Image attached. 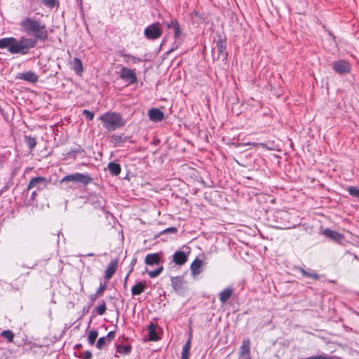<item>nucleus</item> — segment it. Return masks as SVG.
Wrapping results in <instances>:
<instances>
[{
	"label": "nucleus",
	"instance_id": "1",
	"mask_svg": "<svg viewBox=\"0 0 359 359\" xmlns=\"http://www.w3.org/2000/svg\"><path fill=\"white\" fill-rule=\"evenodd\" d=\"M22 31L27 35L33 36L32 39L40 41H46L48 37V32L46 25L40 20L34 18L25 17L20 22Z\"/></svg>",
	"mask_w": 359,
	"mask_h": 359
},
{
	"label": "nucleus",
	"instance_id": "32",
	"mask_svg": "<svg viewBox=\"0 0 359 359\" xmlns=\"http://www.w3.org/2000/svg\"><path fill=\"white\" fill-rule=\"evenodd\" d=\"M11 42V37L2 38L0 39V48H8L9 50V46Z\"/></svg>",
	"mask_w": 359,
	"mask_h": 359
},
{
	"label": "nucleus",
	"instance_id": "14",
	"mask_svg": "<svg viewBox=\"0 0 359 359\" xmlns=\"http://www.w3.org/2000/svg\"><path fill=\"white\" fill-rule=\"evenodd\" d=\"M250 341L249 339H244L239 349V356H245L250 355Z\"/></svg>",
	"mask_w": 359,
	"mask_h": 359
},
{
	"label": "nucleus",
	"instance_id": "45",
	"mask_svg": "<svg viewBox=\"0 0 359 359\" xmlns=\"http://www.w3.org/2000/svg\"><path fill=\"white\" fill-rule=\"evenodd\" d=\"M258 147H262L264 149H272L271 147H268L267 144L264 142H258Z\"/></svg>",
	"mask_w": 359,
	"mask_h": 359
},
{
	"label": "nucleus",
	"instance_id": "12",
	"mask_svg": "<svg viewBox=\"0 0 359 359\" xmlns=\"http://www.w3.org/2000/svg\"><path fill=\"white\" fill-rule=\"evenodd\" d=\"M171 285L175 291H180L184 289L185 281L182 276H175L171 278Z\"/></svg>",
	"mask_w": 359,
	"mask_h": 359
},
{
	"label": "nucleus",
	"instance_id": "47",
	"mask_svg": "<svg viewBox=\"0 0 359 359\" xmlns=\"http://www.w3.org/2000/svg\"><path fill=\"white\" fill-rule=\"evenodd\" d=\"M106 289V286L105 285H100V286L99 287L97 292V294H101Z\"/></svg>",
	"mask_w": 359,
	"mask_h": 359
},
{
	"label": "nucleus",
	"instance_id": "33",
	"mask_svg": "<svg viewBox=\"0 0 359 359\" xmlns=\"http://www.w3.org/2000/svg\"><path fill=\"white\" fill-rule=\"evenodd\" d=\"M1 336L8 339L9 342H12L13 341L14 334L11 330H4L1 332Z\"/></svg>",
	"mask_w": 359,
	"mask_h": 359
},
{
	"label": "nucleus",
	"instance_id": "2",
	"mask_svg": "<svg viewBox=\"0 0 359 359\" xmlns=\"http://www.w3.org/2000/svg\"><path fill=\"white\" fill-rule=\"evenodd\" d=\"M36 46V41L32 38L21 37L19 40L11 37V42L8 51L11 54L26 55L30 48Z\"/></svg>",
	"mask_w": 359,
	"mask_h": 359
},
{
	"label": "nucleus",
	"instance_id": "50",
	"mask_svg": "<svg viewBox=\"0 0 359 359\" xmlns=\"http://www.w3.org/2000/svg\"><path fill=\"white\" fill-rule=\"evenodd\" d=\"M31 180H46V179L44 177H43L38 176V177H34Z\"/></svg>",
	"mask_w": 359,
	"mask_h": 359
},
{
	"label": "nucleus",
	"instance_id": "38",
	"mask_svg": "<svg viewBox=\"0 0 359 359\" xmlns=\"http://www.w3.org/2000/svg\"><path fill=\"white\" fill-rule=\"evenodd\" d=\"M82 114L88 121H92L94 118V113L89 110H87V109L83 110Z\"/></svg>",
	"mask_w": 359,
	"mask_h": 359
},
{
	"label": "nucleus",
	"instance_id": "21",
	"mask_svg": "<svg viewBox=\"0 0 359 359\" xmlns=\"http://www.w3.org/2000/svg\"><path fill=\"white\" fill-rule=\"evenodd\" d=\"M233 290L230 287L226 288L219 293V300L222 303H225L232 295Z\"/></svg>",
	"mask_w": 359,
	"mask_h": 359
},
{
	"label": "nucleus",
	"instance_id": "7",
	"mask_svg": "<svg viewBox=\"0 0 359 359\" xmlns=\"http://www.w3.org/2000/svg\"><path fill=\"white\" fill-rule=\"evenodd\" d=\"M226 47L225 39H222L219 36V39L215 41V46L212 49L213 57L215 58V54L217 53V60L220 57L223 59L226 58L227 53L226 52Z\"/></svg>",
	"mask_w": 359,
	"mask_h": 359
},
{
	"label": "nucleus",
	"instance_id": "34",
	"mask_svg": "<svg viewBox=\"0 0 359 359\" xmlns=\"http://www.w3.org/2000/svg\"><path fill=\"white\" fill-rule=\"evenodd\" d=\"M183 170H188V173L190 175L191 178H195L196 180L198 177L197 176V175H196L198 173V172L195 169L191 168H190V167H189L187 165H184L183 166Z\"/></svg>",
	"mask_w": 359,
	"mask_h": 359
},
{
	"label": "nucleus",
	"instance_id": "44",
	"mask_svg": "<svg viewBox=\"0 0 359 359\" xmlns=\"http://www.w3.org/2000/svg\"><path fill=\"white\" fill-rule=\"evenodd\" d=\"M92 353L90 351H86L84 352V357L83 359H91Z\"/></svg>",
	"mask_w": 359,
	"mask_h": 359
},
{
	"label": "nucleus",
	"instance_id": "6",
	"mask_svg": "<svg viewBox=\"0 0 359 359\" xmlns=\"http://www.w3.org/2000/svg\"><path fill=\"white\" fill-rule=\"evenodd\" d=\"M119 77L128 85H132L137 82L135 70L123 67L121 69Z\"/></svg>",
	"mask_w": 359,
	"mask_h": 359
},
{
	"label": "nucleus",
	"instance_id": "13",
	"mask_svg": "<svg viewBox=\"0 0 359 359\" xmlns=\"http://www.w3.org/2000/svg\"><path fill=\"white\" fill-rule=\"evenodd\" d=\"M84 152V150L81 148L80 145H76L74 147H72L70 150L67 154V159H76L77 156L80 154H82Z\"/></svg>",
	"mask_w": 359,
	"mask_h": 359
},
{
	"label": "nucleus",
	"instance_id": "53",
	"mask_svg": "<svg viewBox=\"0 0 359 359\" xmlns=\"http://www.w3.org/2000/svg\"><path fill=\"white\" fill-rule=\"evenodd\" d=\"M82 182H83V184L86 185L87 184L88 182H89L90 181H88V180H86V181H81Z\"/></svg>",
	"mask_w": 359,
	"mask_h": 359
},
{
	"label": "nucleus",
	"instance_id": "26",
	"mask_svg": "<svg viewBox=\"0 0 359 359\" xmlns=\"http://www.w3.org/2000/svg\"><path fill=\"white\" fill-rule=\"evenodd\" d=\"M145 285L142 283H138L135 284L131 290L133 295H139L144 292Z\"/></svg>",
	"mask_w": 359,
	"mask_h": 359
},
{
	"label": "nucleus",
	"instance_id": "54",
	"mask_svg": "<svg viewBox=\"0 0 359 359\" xmlns=\"http://www.w3.org/2000/svg\"><path fill=\"white\" fill-rule=\"evenodd\" d=\"M128 276H129V274H128V275L126 276V277L125 278V285H126V281H127V279H128Z\"/></svg>",
	"mask_w": 359,
	"mask_h": 359
},
{
	"label": "nucleus",
	"instance_id": "22",
	"mask_svg": "<svg viewBox=\"0 0 359 359\" xmlns=\"http://www.w3.org/2000/svg\"><path fill=\"white\" fill-rule=\"evenodd\" d=\"M127 137L123 135H112L111 137V142H112L114 146H118L120 144L123 143L126 141Z\"/></svg>",
	"mask_w": 359,
	"mask_h": 359
},
{
	"label": "nucleus",
	"instance_id": "52",
	"mask_svg": "<svg viewBox=\"0 0 359 359\" xmlns=\"http://www.w3.org/2000/svg\"><path fill=\"white\" fill-rule=\"evenodd\" d=\"M201 182L203 184H205L206 186L212 187V184H206V183H205V181H204V180H202V181H201Z\"/></svg>",
	"mask_w": 359,
	"mask_h": 359
},
{
	"label": "nucleus",
	"instance_id": "11",
	"mask_svg": "<svg viewBox=\"0 0 359 359\" xmlns=\"http://www.w3.org/2000/svg\"><path fill=\"white\" fill-rule=\"evenodd\" d=\"M148 116L149 119L154 122H160L164 118L163 112L157 108L149 109Z\"/></svg>",
	"mask_w": 359,
	"mask_h": 359
},
{
	"label": "nucleus",
	"instance_id": "42",
	"mask_svg": "<svg viewBox=\"0 0 359 359\" xmlns=\"http://www.w3.org/2000/svg\"><path fill=\"white\" fill-rule=\"evenodd\" d=\"M105 337L107 338V341L110 342L115 337V332L114 331L109 332Z\"/></svg>",
	"mask_w": 359,
	"mask_h": 359
},
{
	"label": "nucleus",
	"instance_id": "41",
	"mask_svg": "<svg viewBox=\"0 0 359 359\" xmlns=\"http://www.w3.org/2000/svg\"><path fill=\"white\" fill-rule=\"evenodd\" d=\"M56 0H42V3L48 8H53Z\"/></svg>",
	"mask_w": 359,
	"mask_h": 359
},
{
	"label": "nucleus",
	"instance_id": "5",
	"mask_svg": "<svg viewBox=\"0 0 359 359\" xmlns=\"http://www.w3.org/2000/svg\"><path fill=\"white\" fill-rule=\"evenodd\" d=\"M332 69L339 75L350 74L352 70L351 63L346 60H337L332 62Z\"/></svg>",
	"mask_w": 359,
	"mask_h": 359
},
{
	"label": "nucleus",
	"instance_id": "17",
	"mask_svg": "<svg viewBox=\"0 0 359 359\" xmlns=\"http://www.w3.org/2000/svg\"><path fill=\"white\" fill-rule=\"evenodd\" d=\"M161 256L158 253L149 254L145 257V264L147 265L158 264L160 262Z\"/></svg>",
	"mask_w": 359,
	"mask_h": 359
},
{
	"label": "nucleus",
	"instance_id": "35",
	"mask_svg": "<svg viewBox=\"0 0 359 359\" xmlns=\"http://www.w3.org/2000/svg\"><path fill=\"white\" fill-rule=\"evenodd\" d=\"M347 190L350 195L359 198V188L356 187H349Z\"/></svg>",
	"mask_w": 359,
	"mask_h": 359
},
{
	"label": "nucleus",
	"instance_id": "9",
	"mask_svg": "<svg viewBox=\"0 0 359 359\" xmlns=\"http://www.w3.org/2000/svg\"><path fill=\"white\" fill-rule=\"evenodd\" d=\"M323 234L326 237L337 243H341L344 240V236L342 234L330 229H324Z\"/></svg>",
	"mask_w": 359,
	"mask_h": 359
},
{
	"label": "nucleus",
	"instance_id": "55",
	"mask_svg": "<svg viewBox=\"0 0 359 359\" xmlns=\"http://www.w3.org/2000/svg\"><path fill=\"white\" fill-rule=\"evenodd\" d=\"M93 253H90V254L88 255V256H93Z\"/></svg>",
	"mask_w": 359,
	"mask_h": 359
},
{
	"label": "nucleus",
	"instance_id": "29",
	"mask_svg": "<svg viewBox=\"0 0 359 359\" xmlns=\"http://www.w3.org/2000/svg\"><path fill=\"white\" fill-rule=\"evenodd\" d=\"M299 271L301 272V273L305 276V277H308V278H311L313 279H315V280H318L319 279V276L318 274L314 273V272H308L306 271H305L304 269L302 268H300L299 269Z\"/></svg>",
	"mask_w": 359,
	"mask_h": 359
},
{
	"label": "nucleus",
	"instance_id": "3",
	"mask_svg": "<svg viewBox=\"0 0 359 359\" xmlns=\"http://www.w3.org/2000/svg\"><path fill=\"white\" fill-rule=\"evenodd\" d=\"M104 128L111 132L123 127L126 122L119 113L115 111H107L99 117Z\"/></svg>",
	"mask_w": 359,
	"mask_h": 359
},
{
	"label": "nucleus",
	"instance_id": "10",
	"mask_svg": "<svg viewBox=\"0 0 359 359\" xmlns=\"http://www.w3.org/2000/svg\"><path fill=\"white\" fill-rule=\"evenodd\" d=\"M117 53L119 56L124 58L125 62L128 65H133L142 62V59L126 53L123 49L118 50Z\"/></svg>",
	"mask_w": 359,
	"mask_h": 359
},
{
	"label": "nucleus",
	"instance_id": "24",
	"mask_svg": "<svg viewBox=\"0 0 359 359\" xmlns=\"http://www.w3.org/2000/svg\"><path fill=\"white\" fill-rule=\"evenodd\" d=\"M148 332L149 340L156 341L158 340V336L156 333V326L154 323H151L148 327Z\"/></svg>",
	"mask_w": 359,
	"mask_h": 359
},
{
	"label": "nucleus",
	"instance_id": "20",
	"mask_svg": "<svg viewBox=\"0 0 359 359\" xmlns=\"http://www.w3.org/2000/svg\"><path fill=\"white\" fill-rule=\"evenodd\" d=\"M72 69L78 75H81L83 72L82 62L78 57H74L72 62Z\"/></svg>",
	"mask_w": 359,
	"mask_h": 359
},
{
	"label": "nucleus",
	"instance_id": "27",
	"mask_svg": "<svg viewBox=\"0 0 359 359\" xmlns=\"http://www.w3.org/2000/svg\"><path fill=\"white\" fill-rule=\"evenodd\" d=\"M172 29H173L174 39H175V41H178V40L181 39L182 36V29L178 21L176 23V25L174 26Z\"/></svg>",
	"mask_w": 359,
	"mask_h": 359
},
{
	"label": "nucleus",
	"instance_id": "23",
	"mask_svg": "<svg viewBox=\"0 0 359 359\" xmlns=\"http://www.w3.org/2000/svg\"><path fill=\"white\" fill-rule=\"evenodd\" d=\"M61 180H92L89 176L82 175L80 173H76L69 175L64 176Z\"/></svg>",
	"mask_w": 359,
	"mask_h": 359
},
{
	"label": "nucleus",
	"instance_id": "46",
	"mask_svg": "<svg viewBox=\"0 0 359 359\" xmlns=\"http://www.w3.org/2000/svg\"><path fill=\"white\" fill-rule=\"evenodd\" d=\"M243 146H249V145H251V146H253V147H258V142H248L243 143Z\"/></svg>",
	"mask_w": 359,
	"mask_h": 359
},
{
	"label": "nucleus",
	"instance_id": "15",
	"mask_svg": "<svg viewBox=\"0 0 359 359\" xmlns=\"http://www.w3.org/2000/svg\"><path fill=\"white\" fill-rule=\"evenodd\" d=\"M117 263H118L117 260H116V259L111 260L109 264L108 265V266L105 271V274H104V278L107 280L110 279L112 277V276L114 275V273H115L116 266H117Z\"/></svg>",
	"mask_w": 359,
	"mask_h": 359
},
{
	"label": "nucleus",
	"instance_id": "49",
	"mask_svg": "<svg viewBox=\"0 0 359 359\" xmlns=\"http://www.w3.org/2000/svg\"><path fill=\"white\" fill-rule=\"evenodd\" d=\"M177 47H178V46L175 43H173L172 47L169 50H168L167 53L169 54V53H172V51L176 50L177 48Z\"/></svg>",
	"mask_w": 359,
	"mask_h": 359
},
{
	"label": "nucleus",
	"instance_id": "37",
	"mask_svg": "<svg viewBox=\"0 0 359 359\" xmlns=\"http://www.w3.org/2000/svg\"><path fill=\"white\" fill-rule=\"evenodd\" d=\"M107 338L103 337H100L98 340H97V344H96V347L98 348V349H102L107 344Z\"/></svg>",
	"mask_w": 359,
	"mask_h": 359
},
{
	"label": "nucleus",
	"instance_id": "39",
	"mask_svg": "<svg viewBox=\"0 0 359 359\" xmlns=\"http://www.w3.org/2000/svg\"><path fill=\"white\" fill-rule=\"evenodd\" d=\"M106 309H107L106 305L104 302H102V304L101 305L97 306V308H96L97 313L100 316L103 315L105 313Z\"/></svg>",
	"mask_w": 359,
	"mask_h": 359
},
{
	"label": "nucleus",
	"instance_id": "43",
	"mask_svg": "<svg viewBox=\"0 0 359 359\" xmlns=\"http://www.w3.org/2000/svg\"><path fill=\"white\" fill-rule=\"evenodd\" d=\"M177 229L175 227L168 228L162 231V233H176Z\"/></svg>",
	"mask_w": 359,
	"mask_h": 359
},
{
	"label": "nucleus",
	"instance_id": "16",
	"mask_svg": "<svg viewBox=\"0 0 359 359\" xmlns=\"http://www.w3.org/2000/svg\"><path fill=\"white\" fill-rule=\"evenodd\" d=\"M187 261L185 253L182 251H177L173 255V262L176 264L182 265Z\"/></svg>",
	"mask_w": 359,
	"mask_h": 359
},
{
	"label": "nucleus",
	"instance_id": "36",
	"mask_svg": "<svg viewBox=\"0 0 359 359\" xmlns=\"http://www.w3.org/2000/svg\"><path fill=\"white\" fill-rule=\"evenodd\" d=\"M163 269V267L162 266H161L157 269L154 270V271H147V273L150 278H156L162 272Z\"/></svg>",
	"mask_w": 359,
	"mask_h": 359
},
{
	"label": "nucleus",
	"instance_id": "40",
	"mask_svg": "<svg viewBox=\"0 0 359 359\" xmlns=\"http://www.w3.org/2000/svg\"><path fill=\"white\" fill-rule=\"evenodd\" d=\"M177 20L175 18H170V20L169 22H167L165 23V25L167 27V28L168 29H172L174 27V26L176 25V23L177 22Z\"/></svg>",
	"mask_w": 359,
	"mask_h": 359
},
{
	"label": "nucleus",
	"instance_id": "18",
	"mask_svg": "<svg viewBox=\"0 0 359 359\" xmlns=\"http://www.w3.org/2000/svg\"><path fill=\"white\" fill-rule=\"evenodd\" d=\"M203 261L198 259H195L191 265V271L193 276L198 275L201 272Z\"/></svg>",
	"mask_w": 359,
	"mask_h": 359
},
{
	"label": "nucleus",
	"instance_id": "4",
	"mask_svg": "<svg viewBox=\"0 0 359 359\" xmlns=\"http://www.w3.org/2000/svg\"><path fill=\"white\" fill-rule=\"evenodd\" d=\"M163 34L161 24L159 22H153L145 27L144 35L148 40H156L159 39Z\"/></svg>",
	"mask_w": 359,
	"mask_h": 359
},
{
	"label": "nucleus",
	"instance_id": "25",
	"mask_svg": "<svg viewBox=\"0 0 359 359\" xmlns=\"http://www.w3.org/2000/svg\"><path fill=\"white\" fill-rule=\"evenodd\" d=\"M190 348H191V339L189 338L183 346L181 359H189Z\"/></svg>",
	"mask_w": 359,
	"mask_h": 359
},
{
	"label": "nucleus",
	"instance_id": "56",
	"mask_svg": "<svg viewBox=\"0 0 359 359\" xmlns=\"http://www.w3.org/2000/svg\"><path fill=\"white\" fill-rule=\"evenodd\" d=\"M247 180H251V178H250V177H247Z\"/></svg>",
	"mask_w": 359,
	"mask_h": 359
},
{
	"label": "nucleus",
	"instance_id": "28",
	"mask_svg": "<svg viewBox=\"0 0 359 359\" xmlns=\"http://www.w3.org/2000/svg\"><path fill=\"white\" fill-rule=\"evenodd\" d=\"M131 351V346L129 345H118L116 347V352L119 353L120 354L123 355H127Z\"/></svg>",
	"mask_w": 359,
	"mask_h": 359
},
{
	"label": "nucleus",
	"instance_id": "57",
	"mask_svg": "<svg viewBox=\"0 0 359 359\" xmlns=\"http://www.w3.org/2000/svg\"><path fill=\"white\" fill-rule=\"evenodd\" d=\"M46 69H43V73H46Z\"/></svg>",
	"mask_w": 359,
	"mask_h": 359
},
{
	"label": "nucleus",
	"instance_id": "31",
	"mask_svg": "<svg viewBox=\"0 0 359 359\" xmlns=\"http://www.w3.org/2000/svg\"><path fill=\"white\" fill-rule=\"evenodd\" d=\"M25 142L30 149H32L36 144V139L31 136H25Z\"/></svg>",
	"mask_w": 359,
	"mask_h": 359
},
{
	"label": "nucleus",
	"instance_id": "8",
	"mask_svg": "<svg viewBox=\"0 0 359 359\" xmlns=\"http://www.w3.org/2000/svg\"><path fill=\"white\" fill-rule=\"evenodd\" d=\"M17 78L31 83H36L39 81L38 75L32 71L19 73L17 76Z\"/></svg>",
	"mask_w": 359,
	"mask_h": 359
},
{
	"label": "nucleus",
	"instance_id": "19",
	"mask_svg": "<svg viewBox=\"0 0 359 359\" xmlns=\"http://www.w3.org/2000/svg\"><path fill=\"white\" fill-rule=\"evenodd\" d=\"M107 169L113 176H117L121 170L120 164L116 162H110L107 165Z\"/></svg>",
	"mask_w": 359,
	"mask_h": 359
},
{
	"label": "nucleus",
	"instance_id": "51",
	"mask_svg": "<svg viewBox=\"0 0 359 359\" xmlns=\"http://www.w3.org/2000/svg\"><path fill=\"white\" fill-rule=\"evenodd\" d=\"M241 359H252L250 355H247L245 356H239Z\"/></svg>",
	"mask_w": 359,
	"mask_h": 359
},
{
	"label": "nucleus",
	"instance_id": "48",
	"mask_svg": "<svg viewBox=\"0 0 359 359\" xmlns=\"http://www.w3.org/2000/svg\"><path fill=\"white\" fill-rule=\"evenodd\" d=\"M39 182V181H29L28 189H31L32 187L36 186Z\"/></svg>",
	"mask_w": 359,
	"mask_h": 359
},
{
	"label": "nucleus",
	"instance_id": "30",
	"mask_svg": "<svg viewBox=\"0 0 359 359\" xmlns=\"http://www.w3.org/2000/svg\"><path fill=\"white\" fill-rule=\"evenodd\" d=\"M98 336V332L96 330H90L88 334V341L90 345L95 344V340Z\"/></svg>",
	"mask_w": 359,
	"mask_h": 359
}]
</instances>
